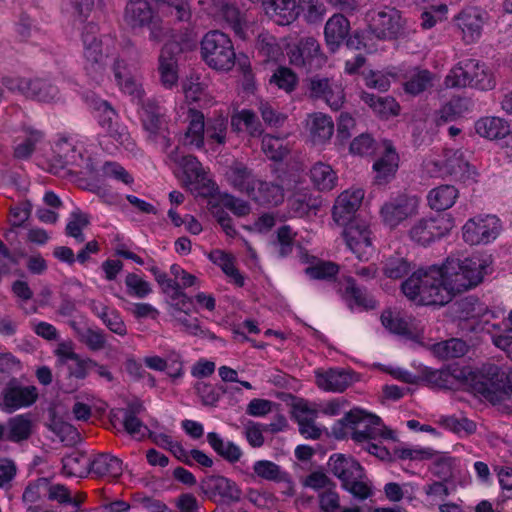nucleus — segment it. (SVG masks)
<instances>
[{"label": "nucleus", "mask_w": 512, "mask_h": 512, "mask_svg": "<svg viewBox=\"0 0 512 512\" xmlns=\"http://www.w3.org/2000/svg\"><path fill=\"white\" fill-rule=\"evenodd\" d=\"M490 263L481 258H446L441 267L418 269L402 283L401 289L416 304L443 306L456 294L479 285Z\"/></svg>", "instance_id": "1"}, {"label": "nucleus", "mask_w": 512, "mask_h": 512, "mask_svg": "<svg viewBox=\"0 0 512 512\" xmlns=\"http://www.w3.org/2000/svg\"><path fill=\"white\" fill-rule=\"evenodd\" d=\"M167 163L179 175L185 186L196 190L199 195L211 196L215 191V183L211 181L201 163L195 156L183 154L178 147L167 152Z\"/></svg>", "instance_id": "2"}, {"label": "nucleus", "mask_w": 512, "mask_h": 512, "mask_svg": "<svg viewBox=\"0 0 512 512\" xmlns=\"http://www.w3.org/2000/svg\"><path fill=\"white\" fill-rule=\"evenodd\" d=\"M447 88H464L467 86L487 91L495 87L496 81L491 70L476 59H466L457 63L444 81Z\"/></svg>", "instance_id": "3"}, {"label": "nucleus", "mask_w": 512, "mask_h": 512, "mask_svg": "<svg viewBox=\"0 0 512 512\" xmlns=\"http://www.w3.org/2000/svg\"><path fill=\"white\" fill-rule=\"evenodd\" d=\"M201 58L213 70L231 71L236 60L232 40L219 30L207 32L201 41Z\"/></svg>", "instance_id": "4"}, {"label": "nucleus", "mask_w": 512, "mask_h": 512, "mask_svg": "<svg viewBox=\"0 0 512 512\" xmlns=\"http://www.w3.org/2000/svg\"><path fill=\"white\" fill-rule=\"evenodd\" d=\"M2 84L9 91L37 102L56 103L62 98L60 88L55 80L49 77L5 76L2 78Z\"/></svg>", "instance_id": "5"}, {"label": "nucleus", "mask_w": 512, "mask_h": 512, "mask_svg": "<svg viewBox=\"0 0 512 512\" xmlns=\"http://www.w3.org/2000/svg\"><path fill=\"white\" fill-rule=\"evenodd\" d=\"M83 69L95 83L100 84L105 77L107 57L102 51V41L98 37V26L89 23L82 32Z\"/></svg>", "instance_id": "6"}, {"label": "nucleus", "mask_w": 512, "mask_h": 512, "mask_svg": "<svg viewBox=\"0 0 512 512\" xmlns=\"http://www.w3.org/2000/svg\"><path fill=\"white\" fill-rule=\"evenodd\" d=\"M83 69L95 83L100 84L105 77L107 57L102 51V41L98 37V26L89 23L82 32Z\"/></svg>", "instance_id": "7"}, {"label": "nucleus", "mask_w": 512, "mask_h": 512, "mask_svg": "<svg viewBox=\"0 0 512 512\" xmlns=\"http://www.w3.org/2000/svg\"><path fill=\"white\" fill-rule=\"evenodd\" d=\"M124 21L133 30L148 28L149 39L159 42L164 36L162 21L147 0H129L124 9Z\"/></svg>", "instance_id": "8"}, {"label": "nucleus", "mask_w": 512, "mask_h": 512, "mask_svg": "<svg viewBox=\"0 0 512 512\" xmlns=\"http://www.w3.org/2000/svg\"><path fill=\"white\" fill-rule=\"evenodd\" d=\"M140 106V119L144 130L147 132L148 141L159 146L162 151L167 152V149L171 146V140L168 136L163 108L153 99H146Z\"/></svg>", "instance_id": "9"}, {"label": "nucleus", "mask_w": 512, "mask_h": 512, "mask_svg": "<svg viewBox=\"0 0 512 512\" xmlns=\"http://www.w3.org/2000/svg\"><path fill=\"white\" fill-rule=\"evenodd\" d=\"M503 231V223L496 215L487 214L470 218L462 227L463 240L472 246L494 242Z\"/></svg>", "instance_id": "10"}, {"label": "nucleus", "mask_w": 512, "mask_h": 512, "mask_svg": "<svg viewBox=\"0 0 512 512\" xmlns=\"http://www.w3.org/2000/svg\"><path fill=\"white\" fill-rule=\"evenodd\" d=\"M369 31L378 39H397L404 33V23L400 11L384 6L367 13Z\"/></svg>", "instance_id": "11"}, {"label": "nucleus", "mask_w": 512, "mask_h": 512, "mask_svg": "<svg viewBox=\"0 0 512 512\" xmlns=\"http://www.w3.org/2000/svg\"><path fill=\"white\" fill-rule=\"evenodd\" d=\"M420 198L406 193L390 197L380 209L385 225L396 228L405 220L418 214Z\"/></svg>", "instance_id": "12"}, {"label": "nucleus", "mask_w": 512, "mask_h": 512, "mask_svg": "<svg viewBox=\"0 0 512 512\" xmlns=\"http://www.w3.org/2000/svg\"><path fill=\"white\" fill-rule=\"evenodd\" d=\"M454 227V221L448 214H437L421 218L410 229L412 241L421 246H428L436 239L446 235Z\"/></svg>", "instance_id": "13"}, {"label": "nucleus", "mask_w": 512, "mask_h": 512, "mask_svg": "<svg viewBox=\"0 0 512 512\" xmlns=\"http://www.w3.org/2000/svg\"><path fill=\"white\" fill-rule=\"evenodd\" d=\"M38 399L35 386H24L17 378L10 379L0 395V409L12 413L22 407L33 405Z\"/></svg>", "instance_id": "14"}, {"label": "nucleus", "mask_w": 512, "mask_h": 512, "mask_svg": "<svg viewBox=\"0 0 512 512\" xmlns=\"http://www.w3.org/2000/svg\"><path fill=\"white\" fill-rule=\"evenodd\" d=\"M289 58L294 66L306 68L308 71L317 70L326 62L318 40L312 36L301 38L289 51Z\"/></svg>", "instance_id": "15"}, {"label": "nucleus", "mask_w": 512, "mask_h": 512, "mask_svg": "<svg viewBox=\"0 0 512 512\" xmlns=\"http://www.w3.org/2000/svg\"><path fill=\"white\" fill-rule=\"evenodd\" d=\"M309 93L314 99H320L332 110H339L345 102L344 88L341 83L330 78L313 77L309 83Z\"/></svg>", "instance_id": "16"}, {"label": "nucleus", "mask_w": 512, "mask_h": 512, "mask_svg": "<svg viewBox=\"0 0 512 512\" xmlns=\"http://www.w3.org/2000/svg\"><path fill=\"white\" fill-rule=\"evenodd\" d=\"M200 489L209 498L220 496L225 503L238 502L242 494L234 481L220 475L205 477L200 482Z\"/></svg>", "instance_id": "17"}, {"label": "nucleus", "mask_w": 512, "mask_h": 512, "mask_svg": "<svg viewBox=\"0 0 512 512\" xmlns=\"http://www.w3.org/2000/svg\"><path fill=\"white\" fill-rule=\"evenodd\" d=\"M328 466L333 475L341 481L343 489L353 481L366 478L360 463L352 457H345L343 454L330 456Z\"/></svg>", "instance_id": "18"}, {"label": "nucleus", "mask_w": 512, "mask_h": 512, "mask_svg": "<svg viewBox=\"0 0 512 512\" xmlns=\"http://www.w3.org/2000/svg\"><path fill=\"white\" fill-rule=\"evenodd\" d=\"M365 192L362 188H351L343 191L333 206L332 216L339 225H346L360 207Z\"/></svg>", "instance_id": "19"}, {"label": "nucleus", "mask_w": 512, "mask_h": 512, "mask_svg": "<svg viewBox=\"0 0 512 512\" xmlns=\"http://www.w3.org/2000/svg\"><path fill=\"white\" fill-rule=\"evenodd\" d=\"M359 415L356 419L355 428L352 432V439L355 442L363 443L370 442L372 439H376L378 436L383 438L392 437V431L383 430L380 428L381 418L366 413L365 411L358 409Z\"/></svg>", "instance_id": "20"}, {"label": "nucleus", "mask_w": 512, "mask_h": 512, "mask_svg": "<svg viewBox=\"0 0 512 512\" xmlns=\"http://www.w3.org/2000/svg\"><path fill=\"white\" fill-rule=\"evenodd\" d=\"M455 22L461 30L462 40L465 44L477 42L482 34L484 19L481 12L476 8H468L461 11Z\"/></svg>", "instance_id": "21"}, {"label": "nucleus", "mask_w": 512, "mask_h": 512, "mask_svg": "<svg viewBox=\"0 0 512 512\" xmlns=\"http://www.w3.org/2000/svg\"><path fill=\"white\" fill-rule=\"evenodd\" d=\"M488 374L491 377H487L482 373L472 374L471 386L476 393L482 395L488 401L494 404L500 403L505 399L506 392L494 380V377L498 376V367H490Z\"/></svg>", "instance_id": "22"}, {"label": "nucleus", "mask_w": 512, "mask_h": 512, "mask_svg": "<svg viewBox=\"0 0 512 512\" xmlns=\"http://www.w3.org/2000/svg\"><path fill=\"white\" fill-rule=\"evenodd\" d=\"M112 70L115 81L123 93L129 95L131 100L137 105L146 101L142 85L130 75L124 60L116 58L113 62Z\"/></svg>", "instance_id": "23"}, {"label": "nucleus", "mask_w": 512, "mask_h": 512, "mask_svg": "<svg viewBox=\"0 0 512 512\" xmlns=\"http://www.w3.org/2000/svg\"><path fill=\"white\" fill-rule=\"evenodd\" d=\"M370 235L371 231L365 224L351 222L343 232V239L349 251L360 256L371 253L369 251L371 247Z\"/></svg>", "instance_id": "24"}, {"label": "nucleus", "mask_w": 512, "mask_h": 512, "mask_svg": "<svg viewBox=\"0 0 512 512\" xmlns=\"http://www.w3.org/2000/svg\"><path fill=\"white\" fill-rule=\"evenodd\" d=\"M83 468H88L89 473L97 478H118L123 472V462L109 453H99L92 460L87 459Z\"/></svg>", "instance_id": "25"}, {"label": "nucleus", "mask_w": 512, "mask_h": 512, "mask_svg": "<svg viewBox=\"0 0 512 512\" xmlns=\"http://www.w3.org/2000/svg\"><path fill=\"white\" fill-rule=\"evenodd\" d=\"M465 377L463 370L442 368L431 369L424 367L419 371V379L427 385L435 388L452 389L457 380Z\"/></svg>", "instance_id": "26"}, {"label": "nucleus", "mask_w": 512, "mask_h": 512, "mask_svg": "<svg viewBox=\"0 0 512 512\" xmlns=\"http://www.w3.org/2000/svg\"><path fill=\"white\" fill-rule=\"evenodd\" d=\"M266 14L278 25H289L299 15L296 0H264Z\"/></svg>", "instance_id": "27"}, {"label": "nucleus", "mask_w": 512, "mask_h": 512, "mask_svg": "<svg viewBox=\"0 0 512 512\" xmlns=\"http://www.w3.org/2000/svg\"><path fill=\"white\" fill-rule=\"evenodd\" d=\"M306 126L309 137L314 145H324L328 143L334 133V122L332 118L321 112L309 115Z\"/></svg>", "instance_id": "28"}, {"label": "nucleus", "mask_w": 512, "mask_h": 512, "mask_svg": "<svg viewBox=\"0 0 512 512\" xmlns=\"http://www.w3.org/2000/svg\"><path fill=\"white\" fill-rule=\"evenodd\" d=\"M187 128L183 137V144L196 149L204 148L205 144V117L196 109H189L187 113Z\"/></svg>", "instance_id": "29"}, {"label": "nucleus", "mask_w": 512, "mask_h": 512, "mask_svg": "<svg viewBox=\"0 0 512 512\" xmlns=\"http://www.w3.org/2000/svg\"><path fill=\"white\" fill-rule=\"evenodd\" d=\"M349 31L350 22L343 14H333L327 20L324 26V37L331 51H335L343 43Z\"/></svg>", "instance_id": "30"}, {"label": "nucleus", "mask_w": 512, "mask_h": 512, "mask_svg": "<svg viewBox=\"0 0 512 512\" xmlns=\"http://www.w3.org/2000/svg\"><path fill=\"white\" fill-rule=\"evenodd\" d=\"M85 102L94 113L98 124L106 131L111 128L114 124L118 123V113L111 106V104L98 97L93 93H87L84 96Z\"/></svg>", "instance_id": "31"}, {"label": "nucleus", "mask_w": 512, "mask_h": 512, "mask_svg": "<svg viewBox=\"0 0 512 512\" xmlns=\"http://www.w3.org/2000/svg\"><path fill=\"white\" fill-rule=\"evenodd\" d=\"M384 147V154L373 164L376 172L375 180L380 185L388 183L394 177L399 162L398 154L392 144L385 141Z\"/></svg>", "instance_id": "32"}, {"label": "nucleus", "mask_w": 512, "mask_h": 512, "mask_svg": "<svg viewBox=\"0 0 512 512\" xmlns=\"http://www.w3.org/2000/svg\"><path fill=\"white\" fill-rule=\"evenodd\" d=\"M250 198L260 205L278 206L284 201V190L279 184L257 179Z\"/></svg>", "instance_id": "33"}, {"label": "nucleus", "mask_w": 512, "mask_h": 512, "mask_svg": "<svg viewBox=\"0 0 512 512\" xmlns=\"http://www.w3.org/2000/svg\"><path fill=\"white\" fill-rule=\"evenodd\" d=\"M319 388L326 391L343 392L352 383L351 374L343 369H329L325 373L316 374Z\"/></svg>", "instance_id": "34"}, {"label": "nucleus", "mask_w": 512, "mask_h": 512, "mask_svg": "<svg viewBox=\"0 0 512 512\" xmlns=\"http://www.w3.org/2000/svg\"><path fill=\"white\" fill-rule=\"evenodd\" d=\"M443 165L446 174L460 181L470 179L475 174V171L459 150L447 151Z\"/></svg>", "instance_id": "35"}, {"label": "nucleus", "mask_w": 512, "mask_h": 512, "mask_svg": "<svg viewBox=\"0 0 512 512\" xmlns=\"http://www.w3.org/2000/svg\"><path fill=\"white\" fill-rule=\"evenodd\" d=\"M158 70L161 83L165 88L171 89L177 84V59L168 45H165L161 50Z\"/></svg>", "instance_id": "36"}, {"label": "nucleus", "mask_w": 512, "mask_h": 512, "mask_svg": "<svg viewBox=\"0 0 512 512\" xmlns=\"http://www.w3.org/2000/svg\"><path fill=\"white\" fill-rule=\"evenodd\" d=\"M509 128V123L500 117H483L475 122L476 133L490 140L504 138Z\"/></svg>", "instance_id": "37"}, {"label": "nucleus", "mask_w": 512, "mask_h": 512, "mask_svg": "<svg viewBox=\"0 0 512 512\" xmlns=\"http://www.w3.org/2000/svg\"><path fill=\"white\" fill-rule=\"evenodd\" d=\"M459 196L458 190L452 185H440L431 189L427 195V202L431 209L444 211L451 208Z\"/></svg>", "instance_id": "38"}, {"label": "nucleus", "mask_w": 512, "mask_h": 512, "mask_svg": "<svg viewBox=\"0 0 512 512\" xmlns=\"http://www.w3.org/2000/svg\"><path fill=\"white\" fill-rule=\"evenodd\" d=\"M6 440L20 443L29 439L32 434L33 422L30 414L16 415L8 419Z\"/></svg>", "instance_id": "39"}, {"label": "nucleus", "mask_w": 512, "mask_h": 512, "mask_svg": "<svg viewBox=\"0 0 512 512\" xmlns=\"http://www.w3.org/2000/svg\"><path fill=\"white\" fill-rule=\"evenodd\" d=\"M361 99L369 105L372 110L382 118H389L399 114L400 106L393 97L378 96L372 93L363 92Z\"/></svg>", "instance_id": "40"}, {"label": "nucleus", "mask_w": 512, "mask_h": 512, "mask_svg": "<svg viewBox=\"0 0 512 512\" xmlns=\"http://www.w3.org/2000/svg\"><path fill=\"white\" fill-rule=\"evenodd\" d=\"M231 127L235 132H247L252 137L262 135V124L251 110L243 109L231 117Z\"/></svg>", "instance_id": "41"}, {"label": "nucleus", "mask_w": 512, "mask_h": 512, "mask_svg": "<svg viewBox=\"0 0 512 512\" xmlns=\"http://www.w3.org/2000/svg\"><path fill=\"white\" fill-rule=\"evenodd\" d=\"M434 74L427 69L414 68L403 83V89L412 96L419 95L433 86Z\"/></svg>", "instance_id": "42"}, {"label": "nucleus", "mask_w": 512, "mask_h": 512, "mask_svg": "<svg viewBox=\"0 0 512 512\" xmlns=\"http://www.w3.org/2000/svg\"><path fill=\"white\" fill-rule=\"evenodd\" d=\"M205 137L208 143L224 145L227 140L228 118L223 114H214L205 121Z\"/></svg>", "instance_id": "43"}, {"label": "nucleus", "mask_w": 512, "mask_h": 512, "mask_svg": "<svg viewBox=\"0 0 512 512\" xmlns=\"http://www.w3.org/2000/svg\"><path fill=\"white\" fill-rule=\"evenodd\" d=\"M214 5L219 7V15L223 17L232 27L237 36L242 39L246 38L245 26L246 22L239 9L232 3L225 0H213Z\"/></svg>", "instance_id": "44"}, {"label": "nucleus", "mask_w": 512, "mask_h": 512, "mask_svg": "<svg viewBox=\"0 0 512 512\" xmlns=\"http://www.w3.org/2000/svg\"><path fill=\"white\" fill-rule=\"evenodd\" d=\"M230 184L240 192L247 194L249 197L256 184L252 172L244 165L237 164L230 168L227 173Z\"/></svg>", "instance_id": "45"}, {"label": "nucleus", "mask_w": 512, "mask_h": 512, "mask_svg": "<svg viewBox=\"0 0 512 512\" xmlns=\"http://www.w3.org/2000/svg\"><path fill=\"white\" fill-rule=\"evenodd\" d=\"M310 178L315 187L321 191H329L336 185L337 176L330 165L318 162L310 170Z\"/></svg>", "instance_id": "46"}, {"label": "nucleus", "mask_w": 512, "mask_h": 512, "mask_svg": "<svg viewBox=\"0 0 512 512\" xmlns=\"http://www.w3.org/2000/svg\"><path fill=\"white\" fill-rule=\"evenodd\" d=\"M207 441L213 450L228 462L235 463L242 456V452L237 445L230 441L224 442L216 432H209Z\"/></svg>", "instance_id": "47"}, {"label": "nucleus", "mask_w": 512, "mask_h": 512, "mask_svg": "<svg viewBox=\"0 0 512 512\" xmlns=\"http://www.w3.org/2000/svg\"><path fill=\"white\" fill-rule=\"evenodd\" d=\"M434 353L442 359L459 358L466 354L468 345L458 338L437 343L433 346Z\"/></svg>", "instance_id": "48"}, {"label": "nucleus", "mask_w": 512, "mask_h": 512, "mask_svg": "<svg viewBox=\"0 0 512 512\" xmlns=\"http://www.w3.org/2000/svg\"><path fill=\"white\" fill-rule=\"evenodd\" d=\"M277 239L282 255L297 253L299 256H309L306 251L302 250V247L296 240V233L292 231L290 226H281L277 231Z\"/></svg>", "instance_id": "49"}, {"label": "nucleus", "mask_w": 512, "mask_h": 512, "mask_svg": "<svg viewBox=\"0 0 512 512\" xmlns=\"http://www.w3.org/2000/svg\"><path fill=\"white\" fill-rule=\"evenodd\" d=\"M301 10L303 18L308 24L321 23L327 13L322 0H298V11Z\"/></svg>", "instance_id": "50"}, {"label": "nucleus", "mask_w": 512, "mask_h": 512, "mask_svg": "<svg viewBox=\"0 0 512 512\" xmlns=\"http://www.w3.org/2000/svg\"><path fill=\"white\" fill-rule=\"evenodd\" d=\"M44 137L43 132L27 128L24 130V138L14 148V155L19 159H26L32 155L36 145L42 141Z\"/></svg>", "instance_id": "51"}, {"label": "nucleus", "mask_w": 512, "mask_h": 512, "mask_svg": "<svg viewBox=\"0 0 512 512\" xmlns=\"http://www.w3.org/2000/svg\"><path fill=\"white\" fill-rule=\"evenodd\" d=\"M254 473L265 480L275 482H289V475L283 472L277 464L268 460H260L254 463Z\"/></svg>", "instance_id": "52"}, {"label": "nucleus", "mask_w": 512, "mask_h": 512, "mask_svg": "<svg viewBox=\"0 0 512 512\" xmlns=\"http://www.w3.org/2000/svg\"><path fill=\"white\" fill-rule=\"evenodd\" d=\"M262 150L269 159L274 161L282 160L289 153L285 139L269 134L262 138Z\"/></svg>", "instance_id": "53"}, {"label": "nucleus", "mask_w": 512, "mask_h": 512, "mask_svg": "<svg viewBox=\"0 0 512 512\" xmlns=\"http://www.w3.org/2000/svg\"><path fill=\"white\" fill-rule=\"evenodd\" d=\"M89 217L79 209L73 211L66 225V233L73 237L75 241L81 244L84 241L83 229L89 225Z\"/></svg>", "instance_id": "54"}, {"label": "nucleus", "mask_w": 512, "mask_h": 512, "mask_svg": "<svg viewBox=\"0 0 512 512\" xmlns=\"http://www.w3.org/2000/svg\"><path fill=\"white\" fill-rule=\"evenodd\" d=\"M166 295L169 298L170 305L180 311L188 314L193 308V301L180 288V283L176 286H168Z\"/></svg>", "instance_id": "55"}, {"label": "nucleus", "mask_w": 512, "mask_h": 512, "mask_svg": "<svg viewBox=\"0 0 512 512\" xmlns=\"http://www.w3.org/2000/svg\"><path fill=\"white\" fill-rule=\"evenodd\" d=\"M79 341L85 344L91 351H100L106 347L105 333L100 329L87 327L79 331Z\"/></svg>", "instance_id": "56"}, {"label": "nucleus", "mask_w": 512, "mask_h": 512, "mask_svg": "<svg viewBox=\"0 0 512 512\" xmlns=\"http://www.w3.org/2000/svg\"><path fill=\"white\" fill-rule=\"evenodd\" d=\"M107 136L117 143L118 146L127 151L133 152L136 148V143L132 139L128 128L122 123H116L111 128L106 130Z\"/></svg>", "instance_id": "57"}, {"label": "nucleus", "mask_w": 512, "mask_h": 512, "mask_svg": "<svg viewBox=\"0 0 512 512\" xmlns=\"http://www.w3.org/2000/svg\"><path fill=\"white\" fill-rule=\"evenodd\" d=\"M195 390L197 395L201 398L202 403L210 406L216 405L220 396L226 392V389L222 385L215 387L206 382H197Z\"/></svg>", "instance_id": "58"}, {"label": "nucleus", "mask_w": 512, "mask_h": 512, "mask_svg": "<svg viewBox=\"0 0 512 512\" xmlns=\"http://www.w3.org/2000/svg\"><path fill=\"white\" fill-rule=\"evenodd\" d=\"M159 3L167 5L168 13L175 17L177 21L187 22L191 19L190 0H156Z\"/></svg>", "instance_id": "59"}, {"label": "nucleus", "mask_w": 512, "mask_h": 512, "mask_svg": "<svg viewBox=\"0 0 512 512\" xmlns=\"http://www.w3.org/2000/svg\"><path fill=\"white\" fill-rule=\"evenodd\" d=\"M257 49L264 56L265 61H276L281 55V50L273 36L260 35L257 40Z\"/></svg>", "instance_id": "60"}, {"label": "nucleus", "mask_w": 512, "mask_h": 512, "mask_svg": "<svg viewBox=\"0 0 512 512\" xmlns=\"http://www.w3.org/2000/svg\"><path fill=\"white\" fill-rule=\"evenodd\" d=\"M121 425L126 433L136 439H143L146 437L149 428L134 415H121Z\"/></svg>", "instance_id": "61"}, {"label": "nucleus", "mask_w": 512, "mask_h": 512, "mask_svg": "<svg viewBox=\"0 0 512 512\" xmlns=\"http://www.w3.org/2000/svg\"><path fill=\"white\" fill-rule=\"evenodd\" d=\"M207 86L200 81L199 77L187 78L183 83V92L187 100L199 102L206 95Z\"/></svg>", "instance_id": "62"}, {"label": "nucleus", "mask_w": 512, "mask_h": 512, "mask_svg": "<svg viewBox=\"0 0 512 512\" xmlns=\"http://www.w3.org/2000/svg\"><path fill=\"white\" fill-rule=\"evenodd\" d=\"M270 82L286 92H291L297 84V76L289 68L281 67L273 74Z\"/></svg>", "instance_id": "63"}, {"label": "nucleus", "mask_w": 512, "mask_h": 512, "mask_svg": "<svg viewBox=\"0 0 512 512\" xmlns=\"http://www.w3.org/2000/svg\"><path fill=\"white\" fill-rule=\"evenodd\" d=\"M319 507L323 512H335L340 508V496L336 486H331L318 494Z\"/></svg>", "instance_id": "64"}]
</instances>
